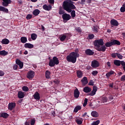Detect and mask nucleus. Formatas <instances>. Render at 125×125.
Masks as SVG:
<instances>
[{
	"label": "nucleus",
	"mask_w": 125,
	"mask_h": 125,
	"mask_svg": "<svg viewBox=\"0 0 125 125\" xmlns=\"http://www.w3.org/2000/svg\"><path fill=\"white\" fill-rule=\"evenodd\" d=\"M82 109V106L81 105H77L74 109L73 112L74 113H78V111H80Z\"/></svg>",
	"instance_id": "7c9ffc66"
},
{
	"label": "nucleus",
	"mask_w": 125,
	"mask_h": 125,
	"mask_svg": "<svg viewBox=\"0 0 125 125\" xmlns=\"http://www.w3.org/2000/svg\"><path fill=\"white\" fill-rule=\"evenodd\" d=\"M76 73H77V76L79 78V79H82L83 75V72H82V71L81 70H78Z\"/></svg>",
	"instance_id": "393cba45"
},
{
	"label": "nucleus",
	"mask_w": 125,
	"mask_h": 125,
	"mask_svg": "<svg viewBox=\"0 0 125 125\" xmlns=\"http://www.w3.org/2000/svg\"><path fill=\"white\" fill-rule=\"evenodd\" d=\"M96 50H97V51L105 52V51H106V46H105V45H102L101 46H99V47H97Z\"/></svg>",
	"instance_id": "9b49d317"
},
{
	"label": "nucleus",
	"mask_w": 125,
	"mask_h": 125,
	"mask_svg": "<svg viewBox=\"0 0 125 125\" xmlns=\"http://www.w3.org/2000/svg\"><path fill=\"white\" fill-rule=\"evenodd\" d=\"M16 106V103H12V102L8 104V109L10 110V111H12V110H13V109L15 108Z\"/></svg>",
	"instance_id": "1a4fd4ad"
},
{
	"label": "nucleus",
	"mask_w": 125,
	"mask_h": 125,
	"mask_svg": "<svg viewBox=\"0 0 125 125\" xmlns=\"http://www.w3.org/2000/svg\"><path fill=\"white\" fill-rule=\"evenodd\" d=\"M22 89L23 91H25V92L29 91V88L27 86H23L22 87Z\"/></svg>",
	"instance_id": "a19ab883"
},
{
	"label": "nucleus",
	"mask_w": 125,
	"mask_h": 125,
	"mask_svg": "<svg viewBox=\"0 0 125 125\" xmlns=\"http://www.w3.org/2000/svg\"><path fill=\"white\" fill-rule=\"evenodd\" d=\"M16 63L19 66L20 69H22L23 68V66H24V63H23V62H21L20 60L17 59L16 61Z\"/></svg>",
	"instance_id": "2eb2a0df"
},
{
	"label": "nucleus",
	"mask_w": 125,
	"mask_h": 125,
	"mask_svg": "<svg viewBox=\"0 0 125 125\" xmlns=\"http://www.w3.org/2000/svg\"><path fill=\"white\" fill-rule=\"evenodd\" d=\"M2 4L3 6H4L5 7H6L8 4L11 3V0H2Z\"/></svg>",
	"instance_id": "ddd939ff"
},
{
	"label": "nucleus",
	"mask_w": 125,
	"mask_h": 125,
	"mask_svg": "<svg viewBox=\"0 0 125 125\" xmlns=\"http://www.w3.org/2000/svg\"><path fill=\"white\" fill-rule=\"evenodd\" d=\"M99 30V26L95 25L93 26V30L95 33H98Z\"/></svg>",
	"instance_id": "f704fd0d"
},
{
	"label": "nucleus",
	"mask_w": 125,
	"mask_h": 125,
	"mask_svg": "<svg viewBox=\"0 0 125 125\" xmlns=\"http://www.w3.org/2000/svg\"><path fill=\"white\" fill-rule=\"evenodd\" d=\"M84 2H85V0H81L80 4H84Z\"/></svg>",
	"instance_id": "774afa93"
},
{
	"label": "nucleus",
	"mask_w": 125,
	"mask_h": 125,
	"mask_svg": "<svg viewBox=\"0 0 125 125\" xmlns=\"http://www.w3.org/2000/svg\"><path fill=\"white\" fill-rule=\"evenodd\" d=\"M91 115L92 117H93L94 118H97L99 116L98 112H97L96 111H93L91 113Z\"/></svg>",
	"instance_id": "c85d7f7f"
},
{
	"label": "nucleus",
	"mask_w": 125,
	"mask_h": 125,
	"mask_svg": "<svg viewBox=\"0 0 125 125\" xmlns=\"http://www.w3.org/2000/svg\"><path fill=\"white\" fill-rule=\"evenodd\" d=\"M93 90H94L96 92L97 91V87L96 85L93 86Z\"/></svg>",
	"instance_id": "bf43d9fd"
},
{
	"label": "nucleus",
	"mask_w": 125,
	"mask_h": 125,
	"mask_svg": "<svg viewBox=\"0 0 125 125\" xmlns=\"http://www.w3.org/2000/svg\"><path fill=\"white\" fill-rule=\"evenodd\" d=\"M110 24L111 25V28H114V26L115 27H118L119 26V22L116 20H111L110 21Z\"/></svg>",
	"instance_id": "6e6552de"
},
{
	"label": "nucleus",
	"mask_w": 125,
	"mask_h": 125,
	"mask_svg": "<svg viewBox=\"0 0 125 125\" xmlns=\"http://www.w3.org/2000/svg\"><path fill=\"white\" fill-rule=\"evenodd\" d=\"M117 57H118V58H119V59H120L122 60V59H123V58L124 57V56H123V55H122L120 53H118L117 54Z\"/></svg>",
	"instance_id": "c03bdc74"
},
{
	"label": "nucleus",
	"mask_w": 125,
	"mask_h": 125,
	"mask_svg": "<svg viewBox=\"0 0 125 125\" xmlns=\"http://www.w3.org/2000/svg\"><path fill=\"white\" fill-rule=\"evenodd\" d=\"M121 82H125V75H123L121 79H120Z\"/></svg>",
	"instance_id": "864d4df0"
},
{
	"label": "nucleus",
	"mask_w": 125,
	"mask_h": 125,
	"mask_svg": "<svg viewBox=\"0 0 125 125\" xmlns=\"http://www.w3.org/2000/svg\"><path fill=\"white\" fill-rule=\"evenodd\" d=\"M48 2L51 4H54V0H48Z\"/></svg>",
	"instance_id": "052dcab7"
},
{
	"label": "nucleus",
	"mask_w": 125,
	"mask_h": 125,
	"mask_svg": "<svg viewBox=\"0 0 125 125\" xmlns=\"http://www.w3.org/2000/svg\"><path fill=\"white\" fill-rule=\"evenodd\" d=\"M75 30L77 32H78V33H81V32H82V29H81V27H76Z\"/></svg>",
	"instance_id": "603ef678"
},
{
	"label": "nucleus",
	"mask_w": 125,
	"mask_h": 125,
	"mask_svg": "<svg viewBox=\"0 0 125 125\" xmlns=\"http://www.w3.org/2000/svg\"><path fill=\"white\" fill-rule=\"evenodd\" d=\"M108 98L110 100H113V99H114V97H113L112 95H110L108 97Z\"/></svg>",
	"instance_id": "338daca9"
},
{
	"label": "nucleus",
	"mask_w": 125,
	"mask_h": 125,
	"mask_svg": "<svg viewBox=\"0 0 125 125\" xmlns=\"http://www.w3.org/2000/svg\"><path fill=\"white\" fill-rule=\"evenodd\" d=\"M13 69L14 70H17V69H18V65H14L13 66Z\"/></svg>",
	"instance_id": "e2e57ef3"
},
{
	"label": "nucleus",
	"mask_w": 125,
	"mask_h": 125,
	"mask_svg": "<svg viewBox=\"0 0 125 125\" xmlns=\"http://www.w3.org/2000/svg\"><path fill=\"white\" fill-rule=\"evenodd\" d=\"M32 17H33V16L31 14H28L26 17V18L27 20H30V19H32Z\"/></svg>",
	"instance_id": "a18cd8bd"
},
{
	"label": "nucleus",
	"mask_w": 125,
	"mask_h": 125,
	"mask_svg": "<svg viewBox=\"0 0 125 125\" xmlns=\"http://www.w3.org/2000/svg\"><path fill=\"white\" fill-rule=\"evenodd\" d=\"M31 39L33 41H35L37 38L38 37V35L36 33H32L31 35Z\"/></svg>",
	"instance_id": "58836bf2"
},
{
	"label": "nucleus",
	"mask_w": 125,
	"mask_h": 125,
	"mask_svg": "<svg viewBox=\"0 0 125 125\" xmlns=\"http://www.w3.org/2000/svg\"><path fill=\"white\" fill-rule=\"evenodd\" d=\"M114 74L116 75V72L113 70H111L105 74V77H106L107 79H109L110 77H111L112 75H114Z\"/></svg>",
	"instance_id": "dca6fc26"
},
{
	"label": "nucleus",
	"mask_w": 125,
	"mask_h": 125,
	"mask_svg": "<svg viewBox=\"0 0 125 125\" xmlns=\"http://www.w3.org/2000/svg\"><path fill=\"white\" fill-rule=\"evenodd\" d=\"M88 38L89 40H92L94 38V35L93 34H89Z\"/></svg>",
	"instance_id": "49530a36"
},
{
	"label": "nucleus",
	"mask_w": 125,
	"mask_h": 125,
	"mask_svg": "<svg viewBox=\"0 0 125 125\" xmlns=\"http://www.w3.org/2000/svg\"><path fill=\"white\" fill-rule=\"evenodd\" d=\"M114 64L115 66H121V61L115 60L114 61Z\"/></svg>",
	"instance_id": "c9c22d12"
},
{
	"label": "nucleus",
	"mask_w": 125,
	"mask_h": 125,
	"mask_svg": "<svg viewBox=\"0 0 125 125\" xmlns=\"http://www.w3.org/2000/svg\"><path fill=\"white\" fill-rule=\"evenodd\" d=\"M18 4H20V5L22 4V0H18Z\"/></svg>",
	"instance_id": "69168bd1"
},
{
	"label": "nucleus",
	"mask_w": 125,
	"mask_h": 125,
	"mask_svg": "<svg viewBox=\"0 0 125 125\" xmlns=\"http://www.w3.org/2000/svg\"><path fill=\"white\" fill-rule=\"evenodd\" d=\"M87 105V99L85 98L84 101V103L83 104V107H85Z\"/></svg>",
	"instance_id": "09e8293b"
},
{
	"label": "nucleus",
	"mask_w": 125,
	"mask_h": 125,
	"mask_svg": "<svg viewBox=\"0 0 125 125\" xmlns=\"http://www.w3.org/2000/svg\"><path fill=\"white\" fill-rule=\"evenodd\" d=\"M113 84H114V83H111L109 84V87H111V88H113V87L114 86Z\"/></svg>",
	"instance_id": "0e129e2a"
},
{
	"label": "nucleus",
	"mask_w": 125,
	"mask_h": 125,
	"mask_svg": "<svg viewBox=\"0 0 125 125\" xmlns=\"http://www.w3.org/2000/svg\"><path fill=\"white\" fill-rule=\"evenodd\" d=\"M75 122L77 125H82V124H83V120L82 118H76Z\"/></svg>",
	"instance_id": "a211bd4d"
},
{
	"label": "nucleus",
	"mask_w": 125,
	"mask_h": 125,
	"mask_svg": "<svg viewBox=\"0 0 125 125\" xmlns=\"http://www.w3.org/2000/svg\"><path fill=\"white\" fill-rule=\"evenodd\" d=\"M83 91L85 92V93H89L91 91V88L88 86H85L83 89Z\"/></svg>",
	"instance_id": "aec40b11"
},
{
	"label": "nucleus",
	"mask_w": 125,
	"mask_h": 125,
	"mask_svg": "<svg viewBox=\"0 0 125 125\" xmlns=\"http://www.w3.org/2000/svg\"><path fill=\"white\" fill-rule=\"evenodd\" d=\"M101 101L102 103H106L108 101V98L107 97H103L101 98Z\"/></svg>",
	"instance_id": "e433bc0d"
},
{
	"label": "nucleus",
	"mask_w": 125,
	"mask_h": 125,
	"mask_svg": "<svg viewBox=\"0 0 125 125\" xmlns=\"http://www.w3.org/2000/svg\"><path fill=\"white\" fill-rule=\"evenodd\" d=\"M53 83H55L56 84H59V83H60V81L58 80H55L53 81Z\"/></svg>",
	"instance_id": "5fc2aeb1"
},
{
	"label": "nucleus",
	"mask_w": 125,
	"mask_h": 125,
	"mask_svg": "<svg viewBox=\"0 0 125 125\" xmlns=\"http://www.w3.org/2000/svg\"><path fill=\"white\" fill-rule=\"evenodd\" d=\"M40 13H41V11L38 9L34 10L33 12V14L34 16H38Z\"/></svg>",
	"instance_id": "bb28decb"
},
{
	"label": "nucleus",
	"mask_w": 125,
	"mask_h": 125,
	"mask_svg": "<svg viewBox=\"0 0 125 125\" xmlns=\"http://www.w3.org/2000/svg\"><path fill=\"white\" fill-rule=\"evenodd\" d=\"M60 40L61 42H64L65 40H66V41H68V39L67 38V36L62 35L60 37Z\"/></svg>",
	"instance_id": "b1692460"
},
{
	"label": "nucleus",
	"mask_w": 125,
	"mask_h": 125,
	"mask_svg": "<svg viewBox=\"0 0 125 125\" xmlns=\"http://www.w3.org/2000/svg\"><path fill=\"white\" fill-rule=\"evenodd\" d=\"M1 42L2 43V44H8L10 42L9 40L7 39H4L2 40Z\"/></svg>",
	"instance_id": "2f4dec72"
},
{
	"label": "nucleus",
	"mask_w": 125,
	"mask_h": 125,
	"mask_svg": "<svg viewBox=\"0 0 125 125\" xmlns=\"http://www.w3.org/2000/svg\"><path fill=\"white\" fill-rule=\"evenodd\" d=\"M8 54V52L6 51L5 50L0 51V55L2 56H5Z\"/></svg>",
	"instance_id": "72a5a7b5"
},
{
	"label": "nucleus",
	"mask_w": 125,
	"mask_h": 125,
	"mask_svg": "<svg viewBox=\"0 0 125 125\" xmlns=\"http://www.w3.org/2000/svg\"><path fill=\"white\" fill-rule=\"evenodd\" d=\"M18 96L19 98H24L25 95L24 94V93L22 91H19L18 94Z\"/></svg>",
	"instance_id": "cd10ccee"
},
{
	"label": "nucleus",
	"mask_w": 125,
	"mask_h": 125,
	"mask_svg": "<svg viewBox=\"0 0 125 125\" xmlns=\"http://www.w3.org/2000/svg\"><path fill=\"white\" fill-rule=\"evenodd\" d=\"M42 8L44 10H46V11H50L51 8H52V6H51V5L48 6L46 4H45L43 5Z\"/></svg>",
	"instance_id": "9d476101"
},
{
	"label": "nucleus",
	"mask_w": 125,
	"mask_h": 125,
	"mask_svg": "<svg viewBox=\"0 0 125 125\" xmlns=\"http://www.w3.org/2000/svg\"><path fill=\"white\" fill-rule=\"evenodd\" d=\"M36 123V120L32 119L31 120L30 125H34Z\"/></svg>",
	"instance_id": "de8ad7c7"
},
{
	"label": "nucleus",
	"mask_w": 125,
	"mask_h": 125,
	"mask_svg": "<svg viewBox=\"0 0 125 125\" xmlns=\"http://www.w3.org/2000/svg\"><path fill=\"white\" fill-rule=\"evenodd\" d=\"M62 18L63 19V21L65 23L67 21H69L70 19H72V17H71V15L67 13H64L62 15Z\"/></svg>",
	"instance_id": "39448f33"
},
{
	"label": "nucleus",
	"mask_w": 125,
	"mask_h": 125,
	"mask_svg": "<svg viewBox=\"0 0 125 125\" xmlns=\"http://www.w3.org/2000/svg\"><path fill=\"white\" fill-rule=\"evenodd\" d=\"M86 55L91 56L94 54V52L92 51L90 49H87L85 51Z\"/></svg>",
	"instance_id": "4468645a"
},
{
	"label": "nucleus",
	"mask_w": 125,
	"mask_h": 125,
	"mask_svg": "<svg viewBox=\"0 0 125 125\" xmlns=\"http://www.w3.org/2000/svg\"><path fill=\"white\" fill-rule=\"evenodd\" d=\"M8 114L5 112H2L1 114L0 113V118H3L4 119H7L9 117Z\"/></svg>",
	"instance_id": "4be33fe9"
},
{
	"label": "nucleus",
	"mask_w": 125,
	"mask_h": 125,
	"mask_svg": "<svg viewBox=\"0 0 125 125\" xmlns=\"http://www.w3.org/2000/svg\"><path fill=\"white\" fill-rule=\"evenodd\" d=\"M96 93V92L92 90V91L88 94V95H90V96H93V95H95Z\"/></svg>",
	"instance_id": "79ce46f5"
},
{
	"label": "nucleus",
	"mask_w": 125,
	"mask_h": 125,
	"mask_svg": "<svg viewBox=\"0 0 125 125\" xmlns=\"http://www.w3.org/2000/svg\"><path fill=\"white\" fill-rule=\"evenodd\" d=\"M75 2L70 0H65L63 2L62 7L65 11L70 13V16L74 19L76 17V11L77 10V7L74 4Z\"/></svg>",
	"instance_id": "f257e3e1"
},
{
	"label": "nucleus",
	"mask_w": 125,
	"mask_h": 125,
	"mask_svg": "<svg viewBox=\"0 0 125 125\" xmlns=\"http://www.w3.org/2000/svg\"><path fill=\"white\" fill-rule=\"evenodd\" d=\"M0 11H2L3 12L8 13V9L3 6H0Z\"/></svg>",
	"instance_id": "c756f323"
},
{
	"label": "nucleus",
	"mask_w": 125,
	"mask_h": 125,
	"mask_svg": "<svg viewBox=\"0 0 125 125\" xmlns=\"http://www.w3.org/2000/svg\"><path fill=\"white\" fill-rule=\"evenodd\" d=\"M58 64H59V60L56 57H54L52 59L49 60V66L50 67H54L55 65H58Z\"/></svg>",
	"instance_id": "7ed1b4c3"
},
{
	"label": "nucleus",
	"mask_w": 125,
	"mask_h": 125,
	"mask_svg": "<svg viewBox=\"0 0 125 125\" xmlns=\"http://www.w3.org/2000/svg\"><path fill=\"white\" fill-rule=\"evenodd\" d=\"M34 77H35V72L32 70L29 71L26 75V78L29 80H32V79H34Z\"/></svg>",
	"instance_id": "423d86ee"
},
{
	"label": "nucleus",
	"mask_w": 125,
	"mask_h": 125,
	"mask_svg": "<svg viewBox=\"0 0 125 125\" xmlns=\"http://www.w3.org/2000/svg\"><path fill=\"white\" fill-rule=\"evenodd\" d=\"M80 91H79V89L78 88H76L74 91V96L75 98H76L78 99L79 97H80Z\"/></svg>",
	"instance_id": "f8f14e48"
},
{
	"label": "nucleus",
	"mask_w": 125,
	"mask_h": 125,
	"mask_svg": "<svg viewBox=\"0 0 125 125\" xmlns=\"http://www.w3.org/2000/svg\"><path fill=\"white\" fill-rule=\"evenodd\" d=\"M113 45L112 44V41L111 42H106L105 43V46L106 47H111Z\"/></svg>",
	"instance_id": "ea45409f"
},
{
	"label": "nucleus",
	"mask_w": 125,
	"mask_h": 125,
	"mask_svg": "<svg viewBox=\"0 0 125 125\" xmlns=\"http://www.w3.org/2000/svg\"><path fill=\"white\" fill-rule=\"evenodd\" d=\"M94 46H96V47L104 45V42L103 41V39H101L100 40H95L94 42Z\"/></svg>",
	"instance_id": "20e7f679"
},
{
	"label": "nucleus",
	"mask_w": 125,
	"mask_h": 125,
	"mask_svg": "<svg viewBox=\"0 0 125 125\" xmlns=\"http://www.w3.org/2000/svg\"><path fill=\"white\" fill-rule=\"evenodd\" d=\"M46 79H50V72L48 70L45 71Z\"/></svg>",
	"instance_id": "4c0bfd02"
},
{
	"label": "nucleus",
	"mask_w": 125,
	"mask_h": 125,
	"mask_svg": "<svg viewBox=\"0 0 125 125\" xmlns=\"http://www.w3.org/2000/svg\"><path fill=\"white\" fill-rule=\"evenodd\" d=\"M21 42L22 43H26L27 42V37H21Z\"/></svg>",
	"instance_id": "473e14b6"
},
{
	"label": "nucleus",
	"mask_w": 125,
	"mask_h": 125,
	"mask_svg": "<svg viewBox=\"0 0 125 125\" xmlns=\"http://www.w3.org/2000/svg\"><path fill=\"white\" fill-rule=\"evenodd\" d=\"M88 85H94V82L92 80H90L88 83Z\"/></svg>",
	"instance_id": "8fccbe9b"
},
{
	"label": "nucleus",
	"mask_w": 125,
	"mask_h": 125,
	"mask_svg": "<svg viewBox=\"0 0 125 125\" xmlns=\"http://www.w3.org/2000/svg\"><path fill=\"white\" fill-rule=\"evenodd\" d=\"M112 45H121V42L117 40H111Z\"/></svg>",
	"instance_id": "f3484780"
},
{
	"label": "nucleus",
	"mask_w": 125,
	"mask_h": 125,
	"mask_svg": "<svg viewBox=\"0 0 125 125\" xmlns=\"http://www.w3.org/2000/svg\"><path fill=\"white\" fill-rule=\"evenodd\" d=\"M34 99L36 100H40L41 99V97L40 96V93L38 92H36L33 95Z\"/></svg>",
	"instance_id": "412c9836"
},
{
	"label": "nucleus",
	"mask_w": 125,
	"mask_h": 125,
	"mask_svg": "<svg viewBox=\"0 0 125 125\" xmlns=\"http://www.w3.org/2000/svg\"><path fill=\"white\" fill-rule=\"evenodd\" d=\"M100 124V121L97 120L96 122H94L93 123L91 124V125H98Z\"/></svg>",
	"instance_id": "37998d69"
},
{
	"label": "nucleus",
	"mask_w": 125,
	"mask_h": 125,
	"mask_svg": "<svg viewBox=\"0 0 125 125\" xmlns=\"http://www.w3.org/2000/svg\"><path fill=\"white\" fill-rule=\"evenodd\" d=\"M24 47L25 48H29V49L33 48L34 45L30 43H26L24 44Z\"/></svg>",
	"instance_id": "5701e85b"
},
{
	"label": "nucleus",
	"mask_w": 125,
	"mask_h": 125,
	"mask_svg": "<svg viewBox=\"0 0 125 125\" xmlns=\"http://www.w3.org/2000/svg\"><path fill=\"white\" fill-rule=\"evenodd\" d=\"M4 76V72L2 70H0V77Z\"/></svg>",
	"instance_id": "13d9d810"
},
{
	"label": "nucleus",
	"mask_w": 125,
	"mask_h": 125,
	"mask_svg": "<svg viewBox=\"0 0 125 125\" xmlns=\"http://www.w3.org/2000/svg\"><path fill=\"white\" fill-rule=\"evenodd\" d=\"M91 66L92 68H98L100 66L99 62L97 60H93L92 61Z\"/></svg>",
	"instance_id": "0eeeda50"
},
{
	"label": "nucleus",
	"mask_w": 125,
	"mask_h": 125,
	"mask_svg": "<svg viewBox=\"0 0 125 125\" xmlns=\"http://www.w3.org/2000/svg\"><path fill=\"white\" fill-rule=\"evenodd\" d=\"M59 14H60V15H63V14H65V10L64 9V8H63V7H60Z\"/></svg>",
	"instance_id": "a878e982"
},
{
	"label": "nucleus",
	"mask_w": 125,
	"mask_h": 125,
	"mask_svg": "<svg viewBox=\"0 0 125 125\" xmlns=\"http://www.w3.org/2000/svg\"><path fill=\"white\" fill-rule=\"evenodd\" d=\"M81 82L83 83V85H85L86 84H87L88 83V81H87V77H84L81 80Z\"/></svg>",
	"instance_id": "6ab92c4d"
},
{
	"label": "nucleus",
	"mask_w": 125,
	"mask_h": 125,
	"mask_svg": "<svg viewBox=\"0 0 125 125\" xmlns=\"http://www.w3.org/2000/svg\"><path fill=\"white\" fill-rule=\"evenodd\" d=\"M117 54H118V53L111 54V57L113 58H116V57H117Z\"/></svg>",
	"instance_id": "6e6d98bb"
},
{
	"label": "nucleus",
	"mask_w": 125,
	"mask_h": 125,
	"mask_svg": "<svg viewBox=\"0 0 125 125\" xmlns=\"http://www.w3.org/2000/svg\"><path fill=\"white\" fill-rule=\"evenodd\" d=\"M97 74H98V71H97V70L93 71L92 72V75H93V76H96Z\"/></svg>",
	"instance_id": "3c124183"
},
{
	"label": "nucleus",
	"mask_w": 125,
	"mask_h": 125,
	"mask_svg": "<svg viewBox=\"0 0 125 125\" xmlns=\"http://www.w3.org/2000/svg\"><path fill=\"white\" fill-rule=\"evenodd\" d=\"M121 12H125V8L124 7H122L120 9Z\"/></svg>",
	"instance_id": "680f3d73"
},
{
	"label": "nucleus",
	"mask_w": 125,
	"mask_h": 125,
	"mask_svg": "<svg viewBox=\"0 0 125 125\" xmlns=\"http://www.w3.org/2000/svg\"><path fill=\"white\" fill-rule=\"evenodd\" d=\"M79 56L80 54L79 53L72 52L66 56V60L68 62H71V63H74L77 62V58Z\"/></svg>",
	"instance_id": "f03ea898"
},
{
	"label": "nucleus",
	"mask_w": 125,
	"mask_h": 125,
	"mask_svg": "<svg viewBox=\"0 0 125 125\" xmlns=\"http://www.w3.org/2000/svg\"><path fill=\"white\" fill-rule=\"evenodd\" d=\"M122 65L123 67H125V62L124 61H121L120 62V65Z\"/></svg>",
	"instance_id": "4d7b16f0"
}]
</instances>
